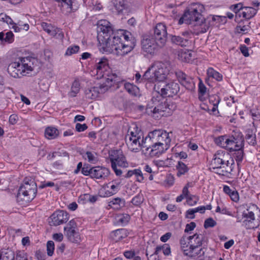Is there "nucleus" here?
<instances>
[{"mask_svg":"<svg viewBox=\"0 0 260 260\" xmlns=\"http://www.w3.org/2000/svg\"><path fill=\"white\" fill-rule=\"evenodd\" d=\"M194 236L195 234L189 236H183L180 240L181 247L184 254L189 257H193L194 255Z\"/></svg>","mask_w":260,"mask_h":260,"instance_id":"13","label":"nucleus"},{"mask_svg":"<svg viewBox=\"0 0 260 260\" xmlns=\"http://www.w3.org/2000/svg\"><path fill=\"white\" fill-rule=\"evenodd\" d=\"M170 69V65L168 61H155L145 72L144 78L148 83L162 82L167 79Z\"/></svg>","mask_w":260,"mask_h":260,"instance_id":"5","label":"nucleus"},{"mask_svg":"<svg viewBox=\"0 0 260 260\" xmlns=\"http://www.w3.org/2000/svg\"><path fill=\"white\" fill-rule=\"evenodd\" d=\"M130 219V216L128 214H123L119 216L118 221L122 224L127 223Z\"/></svg>","mask_w":260,"mask_h":260,"instance_id":"56","label":"nucleus"},{"mask_svg":"<svg viewBox=\"0 0 260 260\" xmlns=\"http://www.w3.org/2000/svg\"><path fill=\"white\" fill-rule=\"evenodd\" d=\"M109 158L111 164V168L117 176L121 175L122 172L117 167L126 168L129 164L121 149H113L109 152Z\"/></svg>","mask_w":260,"mask_h":260,"instance_id":"8","label":"nucleus"},{"mask_svg":"<svg viewBox=\"0 0 260 260\" xmlns=\"http://www.w3.org/2000/svg\"><path fill=\"white\" fill-rule=\"evenodd\" d=\"M194 20H195V8L187 7L179 19L178 24L180 25L183 23L189 24Z\"/></svg>","mask_w":260,"mask_h":260,"instance_id":"18","label":"nucleus"},{"mask_svg":"<svg viewBox=\"0 0 260 260\" xmlns=\"http://www.w3.org/2000/svg\"><path fill=\"white\" fill-rule=\"evenodd\" d=\"M228 137L226 136H221L215 139V143L218 146L225 148L226 144L228 143Z\"/></svg>","mask_w":260,"mask_h":260,"instance_id":"41","label":"nucleus"},{"mask_svg":"<svg viewBox=\"0 0 260 260\" xmlns=\"http://www.w3.org/2000/svg\"><path fill=\"white\" fill-rule=\"evenodd\" d=\"M154 89L159 94L162 98L172 97L176 95L179 91V85L176 82H171L166 84L163 87L159 89L158 86L156 85Z\"/></svg>","mask_w":260,"mask_h":260,"instance_id":"12","label":"nucleus"},{"mask_svg":"<svg viewBox=\"0 0 260 260\" xmlns=\"http://www.w3.org/2000/svg\"><path fill=\"white\" fill-rule=\"evenodd\" d=\"M187 89L192 90L194 88V82L193 79L189 77H187L185 81L182 82L181 84Z\"/></svg>","mask_w":260,"mask_h":260,"instance_id":"42","label":"nucleus"},{"mask_svg":"<svg viewBox=\"0 0 260 260\" xmlns=\"http://www.w3.org/2000/svg\"><path fill=\"white\" fill-rule=\"evenodd\" d=\"M199 80L200 81L198 85L199 99L201 101H204L207 95V88L200 78Z\"/></svg>","mask_w":260,"mask_h":260,"instance_id":"30","label":"nucleus"},{"mask_svg":"<svg viewBox=\"0 0 260 260\" xmlns=\"http://www.w3.org/2000/svg\"><path fill=\"white\" fill-rule=\"evenodd\" d=\"M4 41L8 43H11L14 41V35L12 31H8L5 34Z\"/></svg>","mask_w":260,"mask_h":260,"instance_id":"54","label":"nucleus"},{"mask_svg":"<svg viewBox=\"0 0 260 260\" xmlns=\"http://www.w3.org/2000/svg\"><path fill=\"white\" fill-rule=\"evenodd\" d=\"M171 41L172 43L181 46H186L188 44V40L187 39H183L182 37L177 36H172L171 37Z\"/></svg>","mask_w":260,"mask_h":260,"instance_id":"36","label":"nucleus"},{"mask_svg":"<svg viewBox=\"0 0 260 260\" xmlns=\"http://www.w3.org/2000/svg\"><path fill=\"white\" fill-rule=\"evenodd\" d=\"M173 157L175 158L185 159L187 158V154L184 151H181L180 152H175L173 153Z\"/></svg>","mask_w":260,"mask_h":260,"instance_id":"57","label":"nucleus"},{"mask_svg":"<svg viewBox=\"0 0 260 260\" xmlns=\"http://www.w3.org/2000/svg\"><path fill=\"white\" fill-rule=\"evenodd\" d=\"M54 243L52 241H49L47 243V251L48 256H52L54 253Z\"/></svg>","mask_w":260,"mask_h":260,"instance_id":"50","label":"nucleus"},{"mask_svg":"<svg viewBox=\"0 0 260 260\" xmlns=\"http://www.w3.org/2000/svg\"><path fill=\"white\" fill-rule=\"evenodd\" d=\"M38 60L32 57H20L11 63L7 71L10 75L14 78H21L30 74L38 65Z\"/></svg>","mask_w":260,"mask_h":260,"instance_id":"3","label":"nucleus"},{"mask_svg":"<svg viewBox=\"0 0 260 260\" xmlns=\"http://www.w3.org/2000/svg\"><path fill=\"white\" fill-rule=\"evenodd\" d=\"M15 258L14 252L10 249L2 250V260H14Z\"/></svg>","mask_w":260,"mask_h":260,"instance_id":"37","label":"nucleus"},{"mask_svg":"<svg viewBox=\"0 0 260 260\" xmlns=\"http://www.w3.org/2000/svg\"><path fill=\"white\" fill-rule=\"evenodd\" d=\"M99 27L101 31L104 33L109 32L111 27L110 26V23L106 20H101L98 22Z\"/></svg>","mask_w":260,"mask_h":260,"instance_id":"35","label":"nucleus"},{"mask_svg":"<svg viewBox=\"0 0 260 260\" xmlns=\"http://www.w3.org/2000/svg\"><path fill=\"white\" fill-rule=\"evenodd\" d=\"M243 216L248 220L254 221L255 219L254 214L252 211H248V213H243Z\"/></svg>","mask_w":260,"mask_h":260,"instance_id":"60","label":"nucleus"},{"mask_svg":"<svg viewBox=\"0 0 260 260\" xmlns=\"http://www.w3.org/2000/svg\"><path fill=\"white\" fill-rule=\"evenodd\" d=\"M99 198V196H92L89 193H84L81 194L78 199V202L79 204H85L87 203L93 204L96 202Z\"/></svg>","mask_w":260,"mask_h":260,"instance_id":"20","label":"nucleus"},{"mask_svg":"<svg viewBox=\"0 0 260 260\" xmlns=\"http://www.w3.org/2000/svg\"><path fill=\"white\" fill-rule=\"evenodd\" d=\"M95 62L92 72L96 74L97 79L105 78L111 81L115 80L117 75L115 74H112L111 70L109 66V62L107 58L105 57L102 58H92Z\"/></svg>","mask_w":260,"mask_h":260,"instance_id":"7","label":"nucleus"},{"mask_svg":"<svg viewBox=\"0 0 260 260\" xmlns=\"http://www.w3.org/2000/svg\"><path fill=\"white\" fill-rule=\"evenodd\" d=\"M212 19L213 21H216L219 24L224 23L226 21V17L218 15L212 16Z\"/></svg>","mask_w":260,"mask_h":260,"instance_id":"53","label":"nucleus"},{"mask_svg":"<svg viewBox=\"0 0 260 260\" xmlns=\"http://www.w3.org/2000/svg\"><path fill=\"white\" fill-rule=\"evenodd\" d=\"M211 166L216 173L226 176L233 172L235 162L233 158L228 152L218 150L214 154Z\"/></svg>","mask_w":260,"mask_h":260,"instance_id":"4","label":"nucleus"},{"mask_svg":"<svg viewBox=\"0 0 260 260\" xmlns=\"http://www.w3.org/2000/svg\"><path fill=\"white\" fill-rule=\"evenodd\" d=\"M178 57L182 61L186 62H191L193 60V57L191 50H185L179 53Z\"/></svg>","mask_w":260,"mask_h":260,"instance_id":"32","label":"nucleus"},{"mask_svg":"<svg viewBox=\"0 0 260 260\" xmlns=\"http://www.w3.org/2000/svg\"><path fill=\"white\" fill-rule=\"evenodd\" d=\"M110 174L109 169L101 167H93V170L91 171V178L96 179L105 180Z\"/></svg>","mask_w":260,"mask_h":260,"instance_id":"17","label":"nucleus"},{"mask_svg":"<svg viewBox=\"0 0 260 260\" xmlns=\"http://www.w3.org/2000/svg\"><path fill=\"white\" fill-rule=\"evenodd\" d=\"M144 198L142 194L139 193L132 200V203L135 206H139L143 202Z\"/></svg>","mask_w":260,"mask_h":260,"instance_id":"45","label":"nucleus"},{"mask_svg":"<svg viewBox=\"0 0 260 260\" xmlns=\"http://www.w3.org/2000/svg\"><path fill=\"white\" fill-rule=\"evenodd\" d=\"M99 92V88L96 87H91L85 90V96L88 99H96L98 96Z\"/></svg>","mask_w":260,"mask_h":260,"instance_id":"31","label":"nucleus"},{"mask_svg":"<svg viewBox=\"0 0 260 260\" xmlns=\"http://www.w3.org/2000/svg\"><path fill=\"white\" fill-rule=\"evenodd\" d=\"M0 21L9 25L14 24V22L12 18L10 16L7 15L5 13H3L0 14Z\"/></svg>","mask_w":260,"mask_h":260,"instance_id":"48","label":"nucleus"},{"mask_svg":"<svg viewBox=\"0 0 260 260\" xmlns=\"http://www.w3.org/2000/svg\"><path fill=\"white\" fill-rule=\"evenodd\" d=\"M176 105L175 103L171 102H165L163 104H160L157 106H150L148 105L146 108V113L152 116H154L156 114H159L164 115L161 113L166 112L168 115H170L176 109Z\"/></svg>","mask_w":260,"mask_h":260,"instance_id":"10","label":"nucleus"},{"mask_svg":"<svg viewBox=\"0 0 260 260\" xmlns=\"http://www.w3.org/2000/svg\"><path fill=\"white\" fill-rule=\"evenodd\" d=\"M141 134L137 131L130 129L125 136V142L128 148L134 152L145 148L146 153L151 157H158L167 150L170 146L171 139L169 133L161 129H155L150 132L143 139L141 143Z\"/></svg>","mask_w":260,"mask_h":260,"instance_id":"1","label":"nucleus"},{"mask_svg":"<svg viewBox=\"0 0 260 260\" xmlns=\"http://www.w3.org/2000/svg\"><path fill=\"white\" fill-rule=\"evenodd\" d=\"M41 26L43 29L50 36L55 37L60 40L63 39L64 34L60 28L45 22L41 23Z\"/></svg>","mask_w":260,"mask_h":260,"instance_id":"16","label":"nucleus"},{"mask_svg":"<svg viewBox=\"0 0 260 260\" xmlns=\"http://www.w3.org/2000/svg\"><path fill=\"white\" fill-rule=\"evenodd\" d=\"M194 196L190 194L189 193L187 195L186 199V203L189 206H192L195 204V201L193 200V198Z\"/></svg>","mask_w":260,"mask_h":260,"instance_id":"63","label":"nucleus"},{"mask_svg":"<svg viewBox=\"0 0 260 260\" xmlns=\"http://www.w3.org/2000/svg\"><path fill=\"white\" fill-rule=\"evenodd\" d=\"M125 204V200L120 198H115L109 202L108 206L116 210H119L124 207Z\"/></svg>","mask_w":260,"mask_h":260,"instance_id":"25","label":"nucleus"},{"mask_svg":"<svg viewBox=\"0 0 260 260\" xmlns=\"http://www.w3.org/2000/svg\"><path fill=\"white\" fill-rule=\"evenodd\" d=\"M37 193V185L32 178L26 177L20 186L17 194L18 202L28 203L32 201Z\"/></svg>","mask_w":260,"mask_h":260,"instance_id":"6","label":"nucleus"},{"mask_svg":"<svg viewBox=\"0 0 260 260\" xmlns=\"http://www.w3.org/2000/svg\"><path fill=\"white\" fill-rule=\"evenodd\" d=\"M69 240L73 243H79L81 242V237L79 233L75 230L66 233Z\"/></svg>","mask_w":260,"mask_h":260,"instance_id":"28","label":"nucleus"},{"mask_svg":"<svg viewBox=\"0 0 260 260\" xmlns=\"http://www.w3.org/2000/svg\"><path fill=\"white\" fill-rule=\"evenodd\" d=\"M207 73L208 77H212L217 81H220L222 80V75L214 70L212 68H209L207 70Z\"/></svg>","mask_w":260,"mask_h":260,"instance_id":"38","label":"nucleus"},{"mask_svg":"<svg viewBox=\"0 0 260 260\" xmlns=\"http://www.w3.org/2000/svg\"><path fill=\"white\" fill-rule=\"evenodd\" d=\"M76 228V223L74 219L70 220L67 226L64 227V230L66 232H69L75 230Z\"/></svg>","mask_w":260,"mask_h":260,"instance_id":"52","label":"nucleus"},{"mask_svg":"<svg viewBox=\"0 0 260 260\" xmlns=\"http://www.w3.org/2000/svg\"><path fill=\"white\" fill-rule=\"evenodd\" d=\"M59 135V130L54 126H48L45 129V137L48 140L55 139Z\"/></svg>","mask_w":260,"mask_h":260,"instance_id":"22","label":"nucleus"},{"mask_svg":"<svg viewBox=\"0 0 260 260\" xmlns=\"http://www.w3.org/2000/svg\"><path fill=\"white\" fill-rule=\"evenodd\" d=\"M228 143L226 144L225 149L232 151L237 148L238 146H240L241 143L244 145V140L243 136L240 134L237 138L231 137L228 138Z\"/></svg>","mask_w":260,"mask_h":260,"instance_id":"19","label":"nucleus"},{"mask_svg":"<svg viewBox=\"0 0 260 260\" xmlns=\"http://www.w3.org/2000/svg\"><path fill=\"white\" fill-rule=\"evenodd\" d=\"M80 49V47L78 45H74L69 47L65 53V55L70 56L72 54L77 53Z\"/></svg>","mask_w":260,"mask_h":260,"instance_id":"44","label":"nucleus"},{"mask_svg":"<svg viewBox=\"0 0 260 260\" xmlns=\"http://www.w3.org/2000/svg\"><path fill=\"white\" fill-rule=\"evenodd\" d=\"M257 12V10L252 7H246L242 9L241 16L246 19H249L253 17Z\"/></svg>","mask_w":260,"mask_h":260,"instance_id":"27","label":"nucleus"},{"mask_svg":"<svg viewBox=\"0 0 260 260\" xmlns=\"http://www.w3.org/2000/svg\"><path fill=\"white\" fill-rule=\"evenodd\" d=\"M124 88L132 95L136 96L139 93V88L133 84L128 82L125 83L124 84Z\"/></svg>","mask_w":260,"mask_h":260,"instance_id":"33","label":"nucleus"},{"mask_svg":"<svg viewBox=\"0 0 260 260\" xmlns=\"http://www.w3.org/2000/svg\"><path fill=\"white\" fill-rule=\"evenodd\" d=\"M127 236L126 230L124 229H120L113 231L111 234L110 237L115 242H117Z\"/></svg>","mask_w":260,"mask_h":260,"instance_id":"23","label":"nucleus"},{"mask_svg":"<svg viewBox=\"0 0 260 260\" xmlns=\"http://www.w3.org/2000/svg\"><path fill=\"white\" fill-rule=\"evenodd\" d=\"M135 79L137 83L145 82L146 81L148 82L147 80L144 78V74L142 77L141 74L139 73H137L136 74Z\"/></svg>","mask_w":260,"mask_h":260,"instance_id":"61","label":"nucleus"},{"mask_svg":"<svg viewBox=\"0 0 260 260\" xmlns=\"http://www.w3.org/2000/svg\"><path fill=\"white\" fill-rule=\"evenodd\" d=\"M176 76L181 84L187 78L186 75L182 72L179 71L176 72Z\"/></svg>","mask_w":260,"mask_h":260,"instance_id":"55","label":"nucleus"},{"mask_svg":"<svg viewBox=\"0 0 260 260\" xmlns=\"http://www.w3.org/2000/svg\"><path fill=\"white\" fill-rule=\"evenodd\" d=\"M163 253L165 255H169L171 254V247L169 245L165 244L162 245Z\"/></svg>","mask_w":260,"mask_h":260,"instance_id":"62","label":"nucleus"},{"mask_svg":"<svg viewBox=\"0 0 260 260\" xmlns=\"http://www.w3.org/2000/svg\"><path fill=\"white\" fill-rule=\"evenodd\" d=\"M167 31L166 26L162 23L157 24L154 28L153 35H151L160 44L164 46L167 40Z\"/></svg>","mask_w":260,"mask_h":260,"instance_id":"14","label":"nucleus"},{"mask_svg":"<svg viewBox=\"0 0 260 260\" xmlns=\"http://www.w3.org/2000/svg\"><path fill=\"white\" fill-rule=\"evenodd\" d=\"M243 147L244 145H242V144L241 143L240 146H238L236 149L233 150V151H235L233 155L237 161V165L238 166L240 165V163L242 162L243 159L244 155Z\"/></svg>","mask_w":260,"mask_h":260,"instance_id":"26","label":"nucleus"},{"mask_svg":"<svg viewBox=\"0 0 260 260\" xmlns=\"http://www.w3.org/2000/svg\"><path fill=\"white\" fill-rule=\"evenodd\" d=\"M93 170V167H90L88 165H84L81 169V173L85 176H90L91 178V171Z\"/></svg>","mask_w":260,"mask_h":260,"instance_id":"51","label":"nucleus"},{"mask_svg":"<svg viewBox=\"0 0 260 260\" xmlns=\"http://www.w3.org/2000/svg\"><path fill=\"white\" fill-rule=\"evenodd\" d=\"M176 168L177 170V176L178 177L182 175H184L188 171V168L187 166L183 162L178 160Z\"/></svg>","mask_w":260,"mask_h":260,"instance_id":"34","label":"nucleus"},{"mask_svg":"<svg viewBox=\"0 0 260 260\" xmlns=\"http://www.w3.org/2000/svg\"><path fill=\"white\" fill-rule=\"evenodd\" d=\"M142 50L150 54L156 53L158 50L164 46L159 43L151 36H145L141 41Z\"/></svg>","mask_w":260,"mask_h":260,"instance_id":"11","label":"nucleus"},{"mask_svg":"<svg viewBox=\"0 0 260 260\" xmlns=\"http://www.w3.org/2000/svg\"><path fill=\"white\" fill-rule=\"evenodd\" d=\"M81 89V84L78 80H75L72 84L70 91L68 93L70 98H74L77 96Z\"/></svg>","mask_w":260,"mask_h":260,"instance_id":"24","label":"nucleus"},{"mask_svg":"<svg viewBox=\"0 0 260 260\" xmlns=\"http://www.w3.org/2000/svg\"><path fill=\"white\" fill-rule=\"evenodd\" d=\"M245 139L249 145L254 146L256 143L255 135L253 134L252 132H248L246 135Z\"/></svg>","mask_w":260,"mask_h":260,"instance_id":"43","label":"nucleus"},{"mask_svg":"<svg viewBox=\"0 0 260 260\" xmlns=\"http://www.w3.org/2000/svg\"><path fill=\"white\" fill-rule=\"evenodd\" d=\"M243 8L244 7H243L241 3L234 5L231 7V10L234 11L236 15H238L239 17L241 16V13Z\"/></svg>","mask_w":260,"mask_h":260,"instance_id":"46","label":"nucleus"},{"mask_svg":"<svg viewBox=\"0 0 260 260\" xmlns=\"http://www.w3.org/2000/svg\"><path fill=\"white\" fill-rule=\"evenodd\" d=\"M51 221L50 225L58 226L66 223L69 219V213L64 210H57L55 211L50 217Z\"/></svg>","mask_w":260,"mask_h":260,"instance_id":"15","label":"nucleus"},{"mask_svg":"<svg viewBox=\"0 0 260 260\" xmlns=\"http://www.w3.org/2000/svg\"><path fill=\"white\" fill-rule=\"evenodd\" d=\"M136 181L139 182H142L144 180V177L142 172L140 169H134V175Z\"/></svg>","mask_w":260,"mask_h":260,"instance_id":"47","label":"nucleus"},{"mask_svg":"<svg viewBox=\"0 0 260 260\" xmlns=\"http://www.w3.org/2000/svg\"><path fill=\"white\" fill-rule=\"evenodd\" d=\"M253 221L248 219H245L243 221V224L247 229H254V226L252 225Z\"/></svg>","mask_w":260,"mask_h":260,"instance_id":"59","label":"nucleus"},{"mask_svg":"<svg viewBox=\"0 0 260 260\" xmlns=\"http://www.w3.org/2000/svg\"><path fill=\"white\" fill-rule=\"evenodd\" d=\"M216 224V222L212 218L209 217L205 220L204 226L205 229H207L215 226Z\"/></svg>","mask_w":260,"mask_h":260,"instance_id":"49","label":"nucleus"},{"mask_svg":"<svg viewBox=\"0 0 260 260\" xmlns=\"http://www.w3.org/2000/svg\"><path fill=\"white\" fill-rule=\"evenodd\" d=\"M205 13L204 6L199 3H196V35L205 32L209 27V24L206 22L204 17Z\"/></svg>","mask_w":260,"mask_h":260,"instance_id":"9","label":"nucleus"},{"mask_svg":"<svg viewBox=\"0 0 260 260\" xmlns=\"http://www.w3.org/2000/svg\"><path fill=\"white\" fill-rule=\"evenodd\" d=\"M83 158L87 160L91 164H95L98 161V157L96 153L94 151H87L82 154Z\"/></svg>","mask_w":260,"mask_h":260,"instance_id":"29","label":"nucleus"},{"mask_svg":"<svg viewBox=\"0 0 260 260\" xmlns=\"http://www.w3.org/2000/svg\"><path fill=\"white\" fill-rule=\"evenodd\" d=\"M131 34L128 31L119 30L111 38H108L106 42V49L107 51L123 56L131 51L135 45L129 40Z\"/></svg>","mask_w":260,"mask_h":260,"instance_id":"2","label":"nucleus"},{"mask_svg":"<svg viewBox=\"0 0 260 260\" xmlns=\"http://www.w3.org/2000/svg\"><path fill=\"white\" fill-rule=\"evenodd\" d=\"M120 182L118 180H113L109 182L107 184V188H109V190L105 192L106 196H111L118 192L120 189Z\"/></svg>","mask_w":260,"mask_h":260,"instance_id":"21","label":"nucleus"},{"mask_svg":"<svg viewBox=\"0 0 260 260\" xmlns=\"http://www.w3.org/2000/svg\"><path fill=\"white\" fill-rule=\"evenodd\" d=\"M87 125L85 124H81L79 123H77L76 124L75 128L76 131L78 132H81L85 131L87 128Z\"/></svg>","mask_w":260,"mask_h":260,"instance_id":"58","label":"nucleus"},{"mask_svg":"<svg viewBox=\"0 0 260 260\" xmlns=\"http://www.w3.org/2000/svg\"><path fill=\"white\" fill-rule=\"evenodd\" d=\"M230 197L231 200L235 202H237L239 201V194L236 190H233V192H232V194H230Z\"/></svg>","mask_w":260,"mask_h":260,"instance_id":"64","label":"nucleus"},{"mask_svg":"<svg viewBox=\"0 0 260 260\" xmlns=\"http://www.w3.org/2000/svg\"><path fill=\"white\" fill-rule=\"evenodd\" d=\"M189 187H192L193 185H190L189 183H188L184 187L182 190V194H181L176 198V202H180L184 198L186 199L187 195H188V193H189L190 192L188 190V188Z\"/></svg>","mask_w":260,"mask_h":260,"instance_id":"39","label":"nucleus"},{"mask_svg":"<svg viewBox=\"0 0 260 260\" xmlns=\"http://www.w3.org/2000/svg\"><path fill=\"white\" fill-rule=\"evenodd\" d=\"M112 3L118 12H121L124 8V0H112Z\"/></svg>","mask_w":260,"mask_h":260,"instance_id":"40","label":"nucleus"}]
</instances>
